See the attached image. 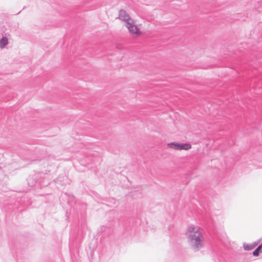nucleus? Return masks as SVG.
I'll use <instances>...</instances> for the list:
<instances>
[{"label": "nucleus", "instance_id": "nucleus-5", "mask_svg": "<svg viewBox=\"0 0 262 262\" xmlns=\"http://www.w3.org/2000/svg\"><path fill=\"white\" fill-rule=\"evenodd\" d=\"M8 43V39L6 37H3L0 40V48H3Z\"/></svg>", "mask_w": 262, "mask_h": 262}, {"label": "nucleus", "instance_id": "nucleus-2", "mask_svg": "<svg viewBox=\"0 0 262 262\" xmlns=\"http://www.w3.org/2000/svg\"><path fill=\"white\" fill-rule=\"evenodd\" d=\"M120 19L125 23V25L130 33L136 36H139L141 35L140 29L135 24L133 20L124 11H121L119 14Z\"/></svg>", "mask_w": 262, "mask_h": 262}, {"label": "nucleus", "instance_id": "nucleus-6", "mask_svg": "<svg viewBox=\"0 0 262 262\" xmlns=\"http://www.w3.org/2000/svg\"><path fill=\"white\" fill-rule=\"evenodd\" d=\"M256 245H257L256 243H254V244H251V245L246 244V245H244V248L246 250H250L253 249Z\"/></svg>", "mask_w": 262, "mask_h": 262}, {"label": "nucleus", "instance_id": "nucleus-1", "mask_svg": "<svg viewBox=\"0 0 262 262\" xmlns=\"http://www.w3.org/2000/svg\"><path fill=\"white\" fill-rule=\"evenodd\" d=\"M187 235L192 247L196 250H199L202 246L204 238L199 229L195 227L191 226L187 230Z\"/></svg>", "mask_w": 262, "mask_h": 262}, {"label": "nucleus", "instance_id": "nucleus-4", "mask_svg": "<svg viewBox=\"0 0 262 262\" xmlns=\"http://www.w3.org/2000/svg\"><path fill=\"white\" fill-rule=\"evenodd\" d=\"M262 244L259 246L253 252V254L255 256H258L260 252H261Z\"/></svg>", "mask_w": 262, "mask_h": 262}, {"label": "nucleus", "instance_id": "nucleus-3", "mask_svg": "<svg viewBox=\"0 0 262 262\" xmlns=\"http://www.w3.org/2000/svg\"><path fill=\"white\" fill-rule=\"evenodd\" d=\"M167 146L169 148L176 150H188L192 147L191 144L189 143H182L175 142L169 143Z\"/></svg>", "mask_w": 262, "mask_h": 262}]
</instances>
